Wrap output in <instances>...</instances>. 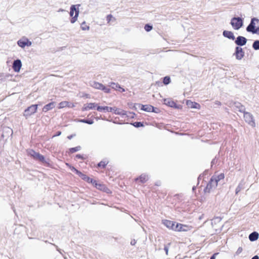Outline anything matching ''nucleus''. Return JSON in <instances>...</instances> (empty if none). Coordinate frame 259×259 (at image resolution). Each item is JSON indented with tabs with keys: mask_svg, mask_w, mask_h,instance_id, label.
<instances>
[{
	"mask_svg": "<svg viewBox=\"0 0 259 259\" xmlns=\"http://www.w3.org/2000/svg\"><path fill=\"white\" fill-rule=\"evenodd\" d=\"M225 178L224 174L213 176L205 188V192H209L211 190L214 189L221 181H223Z\"/></svg>",
	"mask_w": 259,
	"mask_h": 259,
	"instance_id": "nucleus-1",
	"label": "nucleus"
},
{
	"mask_svg": "<svg viewBox=\"0 0 259 259\" xmlns=\"http://www.w3.org/2000/svg\"><path fill=\"white\" fill-rule=\"evenodd\" d=\"M246 30L253 34L259 33V20L255 18H252L250 23L247 27Z\"/></svg>",
	"mask_w": 259,
	"mask_h": 259,
	"instance_id": "nucleus-2",
	"label": "nucleus"
},
{
	"mask_svg": "<svg viewBox=\"0 0 259 259\" xmlns=\"http://www.w3.org/2000/svg\"><path fill=\"white\" fill-rule=\"evenodd\" d=\"M80 6V5H72L70 7V16L72 17L70 22L72 24L74 23L77 20L79 13V8Z\"/></svg>",
	"mask_w": 259,
	"mask_h": 259,
	"instance_id": "nucleus-3",
	"label": "nucleus"
},
{
	"mask_svg": "<svg viewBox=\"0 0 259 259\" xmlns=\"http://www.w3.org/2000/svg\"><path fill=\"white\" fill-rule=\"evenodd\" d=\"M231 25L235 30H238L243 25V20L240 17H234L231 20Z\"/></svg>",
	"mask_w": 259,
	"mask_h": 259,
	"instance_id": "nucleus-4",
	"label": "nucleus"
},
{
	"mask_svg": "<svg viewBox=\"0 0 259 259\" xmlns=\"http://www.w3.org/2000/svg\"><path fill=\"white\" fill-rule=\"evenodd\" d=\"M38 105H32L28 107L27 109H26L23 113V116L25 117L26 118H28L31 115L34 114L37 110Z\"/></svg>",
	"mask_w": 259,
	"mask_h": 259,
	"instance_id": "nucleus-5",
	"label": "nucleus"
},
{
	"mask_svg": "<svg viewBox=\"0 0 259 259\" xmlns=\"http://www.w3.org/2000/svg\"><path fill=\"white\" fill-rule=\"evenodd\" d=\"M28 154L32 157L34 159L41 161L43 163H47L45 157L38 153L36 152L34 150L30 149L27 151Z\"/></svg>",
	"mask_w": 259,
	"mask_h": 259,
	"instance_id": "nucleus-6",
	"label": "nucleus"
},
{
	"mask_svg": "<svg viewBox=\"0 0 259 259\" xmlns=\"http://www.w3.org/2000/svg\"><path fill=\"white\" fill-rule=\"evenodd\" d=\"M17 45L20 48L24 49L25 47H30L32 45V42L26 37H22L17 41Z\"/></svg>",
	"mask_w": 259,
	"mask_h": 259,
	"instance_id": "nucleus-7",
	"label": "nucleus"
},
{
	"mask_svg": "<svg viewBox=\"0 0 259 259\" xmlns=\"http://www.w3.org/2000/svg\"><path fill=\"white\" fill-rule=\"evenodd\" d=\"M244 118L245 121L252 127L255 126V123L252 115L249 112H244Z\"/></svg>",
	"mask_w": 259,
	"mask_h": 259,
	"instance_id": "nucleus-8",
	"label": "nucleus"
},
{
	"mask_svg": "<svg viewBox=\"0 0 259 259\" xmlns=\"http://www.w3.org/2000/svg\"><path fill=\"white\" fill-rule=\"evenodd\" d=\"M193 227L190 226L183 225L182 224L177 223L176 224V229L175 231H183V232H187L190 231Z\"/></svg>",
	"mask_w": 259,
	"mask_h": 259,
	"instance_id": "nucleus-9",
	"label": "nucleus"
},
{
	"mask_svg": "<svg viewBox=\"0 0 259 259\" xmlns=\"http://www.w3.org/2000/svg\"><path fill=\"white\" fill-rule=\"evenodd\" d=\"M234 55L235 56L236 59L240 60L243 58L244 52L241 47H237L235 49V52Z\"/></svg>",
	"mask_w": 259,
	"mask_h": 259,
	"instance_id": "nucleus-10",
	"label": "nucleus"
},
{
	"mask_svg": "<svg viewBox=\"0 0 259 259\" xmlns=\"http://www.w3.org/2000/svg\"><path fill=\"white\" fill-rule=\"evenodd\" d=\"M163 103L165 105L170 107H173L176 109H179L181 108L180 105H177L172 99L169 98L164 99L163 100Z\"/></svg>",
	"mask_w": 259,
	"mask_h": 259,
	"instance_id": "nucleus-11",
	"label": "nucleus"
},
{
	"mask_svg": "<svg viewBox=\"0 0 259 259\" xmlns=\"http://www.w3.org/2000/svg\"><path fill=\"white\" fill-rule=\"evenodd\" d=\"M163 224L166 226L167 228L171 229L173 231H175L176 229V224L175 222H174L169 220H163Z\"/></svg>",
	"mask_w": 259,
	"mask_h": 259,
	"instance_id": "nucleus-12",
	"label": "nucleus"
},
{
	"mask_svg": "<svg viewBox=\"0 0 259 259\" xmlns=\"http://www.w3.org/2000/svg\"><path fill=\"white\" fill-rule=\"evenodd\" d=\"M98 104L96 103H86L83 105V107L82 108V110L87 111L89 110H92L94 109H97Z\"/></svg>",
	"mask_w": 259,
	"mask_h": 259,
	"instance_id": "nucleus-13",
	"label": "nucleus"
},
{
	"mask_svg": "<svg viewBox=\"0 0 259 259\" xmlns=\"http://www.w3.org/2000/svg\"><path fill=\"white\" fill-rule=\"evenodd\" d=\"M22 67V63L20 60L17 59L15 60L13 64V69L16 72H19Z\"/></svg>",
	"mask_w": 259,
	"mask_h": 259,
	"instance_id": "nucleus-14",
	"label": "nucleus"
},
{
	"mask_svg": "<svg viewBox=\"0 0 259 259\" xmlns=\"http://www.w3.org/2000/svg\"><path fill=\"white\" fill-rule=\"evenodd\" d=\"M95 187L96 188H97L98 189H99V190H102L103 191H105L107 193H109L110 192V190L105 187V186L102 184H100V183H97V182H96V181L94 180L92 183Z\"/></svg>",
	"mask_w": 259,
	"mask_h": 259,
	"instance_id": "nucleus-15",
	"label": "nucleus"
},
{
	"mask_svg": "<svg viewBox=\"0 0 259 259\" xmlns=\"http://www.w3.org/2000/svg\"><path fill=\"white\" fill-rule=\"evenodd\" d=\"M139 106L141 107V109L142 110L147 111V112H155L157 113V111H155V108L153 106L150 105H140L139 104Z\"/></svg>",
	"mask_w": 259,
	"mask_h": 259,
	"instance_id": "nucleus-16",
	"label": "nucleus"
},
{
	"mask_svg": "<svg viewBox=\"0 0 259 259\" xmlns=\"http://www.w3.org/2000/svg\"><path fill=\"white\" fill-rule=\"evenodd\" d=\"M247 39L245 37L241 36H239L237 37L235 40V44L238 46H242L246 44Z\"/></svg>",
	"mask_w": 259,
	"mask_h": 259,
	"instance_id": "nucleus-17",
	"label": "nucleus"
},
{
	"mask_svg": "<svg viewBox=\"0 0 259 259\" xmlns=\"http://www.w3.org/2000/svg\"><path fill=\"white\" fill-rule=\"evenodd\" d=\"M186 105L189 108H190L197 109H200V105L198 103L195 102H192L190 100H187L186 101Z\"/></svg>",
	"mask_w": 259,
	"mask_h": 259,
	"instance_id": "nucleus-18",
	"label": "nucleus"
},
{
	"mask_svg": "<svg viewBox=\"0 0 259 259\" xmlns=\"http://www.w3.org/2000/svg\"><path fill=\"white\" fill-rule=\"evenodd\" d=\"M97 111L99 112H112V107L109 106H102L98 104Z\"/></svg>",
	"mask_w": 259,
	"mask_h": 259,
	"instance_id": "nucleus-19",
	"label": "nucleus"
},
{
	"mask_svg": "<svg viewBox=\"0 0 259 259\" xmlns=\"http://www.w3.org/2000/svg\"><path fill=\"white\" fill-rule=\"evenodd\" d=\"M223 35L224 37L230 39L234 40L235 38L234 33L230 31L224 30L223 32Z\"/></svg>",
	"mask_w": 259,
	"mask_h": 259,
	"instance_id": "nucleus-20",
	"label": "nucleus"
},
{
	"mask_svg": "<svg viewBox=\"0 0 259 259\" xmlns=\"http://www.w3.org/2000/svg\"><path fill=\"white\" fill-rule=\"evenodd\" d=\"M113 109V112H114V114L116 115H126V112L121 109L117 108L116 107H112Z\"/></svg>",
	"mask_w": 259,
	"mask_h": 259,
	"instance_id": "nucleus-21",
	"label": "nucleus"
},
{
	"mask_svg": "<svg viewBox=\"0 0 259 259\" xmlns=\"http://www.w3.org/2000/svg\"><path fill=\"white\" fill-rule=\"evenodd\" d=\"M234 108L236 111L240 112H244L245 108L239 102H235L234 104Z\"/></svg>",
	"mask_w": 259,
	"mask_h": 259,
	"instance_id": "nucleus-22",
	"label": "nucleus"
},
{
	"mask_svg": "<svg viewBox=\"0 0 259 259\" xmlns=\"http://www.w3.org/2000/svg\"><path fill=\"white\" fill-rule=\"evenodd\" d=\"M55 103L54 102H51L42 108V111L44 112H47L48 111L52 109L55 107Z\"/></svg>",
	"mask_w": 259,
	"mask_h": 259,
	"instance_id": "nucleus-23",
	"label": "nucleus"
},
{
	"mask_svg": "<svg viewBox=\"0 0 259 259\" xmlns=\"http://www.w3.org/2000/svg\"><path fill=\"white\" fill-rule=\"evenodd\" d=\"M90 85L91 87H92L93 88H94L96 89L101 90H102V88H103V85H104L103 84L99 83L98 82H96V81H93V82H91Z\"/></svg>",
	"mask_w": 259,
	"mask_h": 259,
	"instance_id": "nucleus-24",
	"label": "nucleus"
},
{
	"mask_svg": "<svg viewBox=\"0 0 259 259\" xmlns=\"http://www.w3.org/2000/svg\"><path fill=\"white\" fill-rule=\"evenodd\" d=\"M148 176L146 174H142L139 178L135 179L136 181H139L141 183H144L148 180Z\"/></svg>",
	"mask_w": 259,
	"mask_h": 259,
	"instance_id": "nucleus-25",
	"label": "nucleus"
},
{
	"mask_svg": "<svg viewBox=\"0 0 259 259\" xmlns=\"http://www.w3.org/2000/svg\"><path fill=\"white\" fill-rule=\"evenodd\" d=\"M258 238V233L256 232H253L249 235V239L251 241L256 240Z\"/></svg>",
	"mask_w": 259,
	"mask_h": 259,
	"instance_id": "nucleus-26",
	"label": "nucleus"
},
{
	"mask_svg": "<svg viewBox=\"0 0 259 259\" xmlns=\"http://www.w3.org/2000/svg\"><path fill=\"white\" fill-rule=\"evenodd\" d=\"M69 105V102L68 101H64L62 102H61L59 104L58 108L59 109H62L65 107H68V106Z\"/></svg>",
	"mask_w": 259,
	"mask_h": 259,
	"instance_id": "nucleus-27",
	"label": "nucleus"
},
{
	"mask_svg": "<svg viewBox=\"0 0 259 259\" xmlns=\"http://www.w3.org/2000/svg\"><path fill=\"white\" fill-rule=\"evenodd\" d=\"M78 176L80 177L83 180L87 181L89 183H93V181H94L92 179L90 178L89 177H88L85 175H83L81 172V174L78 175Z\"/></svg>",
	"mask_w": 259,
	"mask_h": 259,
	"instance_id": "nucleus-28",
	"label": "nucleus"
},
{
	"mask_svg": "<svg viewBox=\"0 0 259 259\" xmlns=\"http://www.w3.org/2000/svg\"><path fill=\"white\" fill-rule=\"evenodd\" d=\"M110 86L115 90H118L119 89H121V87L119 85V84L114 82H111L110 84Z\"/></svg>",
	"mask_w": 259,
	"mask_h": 259,
	"instance_id": "nucleus-29",
	"label": "nucleus"
},
{
	"mask_svg": "<svg viewBox=\"0 0 259 259\" xmlns=\"http://www.w3.org/2000/svg\"><path fill=\"white\" fill-rule=\"evenodd\" d=\"M106 20L107 23L110 24L111 22H113L115 20V19L111 14L108 15L106 17Z\"/></svg>",
	"mask_w": 259,
	"mask_h": 259,
	"instance_id": "nucleus-30",
	"label": "nucleus"
},
{
	"mask_svg": "<svg viewBox=\"0 0 259 259\" xmlns=\"http://www.w3.org/2000/svg\"><path fill=\"white\" fill-rule=\"evenodd\" d=\"M252 48L255 50H259V40H255L254 41L252 45Z\"/></svg>",
	"mask_w": 259,
	"mask_h": 259,
	"instance_id": "nucleus-31",
	"label": "nucleus"
},
{
	"mask_svg": "<svg viewBox=\"0 0 259 259\" xmlns=\"http://www.w3.org/2000/svg\"><path fill=\"white\" fill-rule=\"evenodd\" d=\"M66 164L69 167L72 171L75 172L78 175L81 174V172L77 170L73 166L70 165L68 163H66Z\"/></svg>",
	"mask_w": 259,
	"mask_h": 259,
	"instance_id": "nucleus-32",
	"label": "nucleus"
},
{
	"mask_svg": "<svg viewBox=\"0 0 259 259\" xmlns=\"http://www.w3.org/2000/svg\"><path fill=\"white\" fill-rule=\"evenodd\" d=\"M79 121L89 124H92L94 123V121L93 120L80 119Z\"/></svg>",
	"mask_w": 259,
	"mask_h": 259,
	"instance_id": "nucleus-33",
	"label": "nucleus"
},
{
	"mask_svg": "<svg viewBox=\"0 0 259 259\" xmlns=\"http://www.w3.org/2000/svg\"><path fill=\"white\" fill-rule=\"evenodd\" d=\"M81 28L83 30H87L89 29L90 27L86 24L85 22H83L81 24Z\"/></svg>",
	"mask_w": 259,
	"mask_h": 259,
	"instance_id": "nucleus-34",
	"label": "nucleus"
},
{
	"mask_svg": "<svg viewBox=\"0 0 259 259\" xmlns=\"http://www.w3.org/2000/svg\"><path fill=\"white\" fill-rule=\"evenodd\" d=\"M170 82V78L168 76H165L163 78V82L164 84H168Z\"/></svg>",
	"mask_w": 259,
	"mask_h": 259,
	"instance_id": "nucleus-35",
	"label": "nucleus"
},
{
	"mask_svg": "<svg viewBox=\"0 0 259 259\" xmlns=\"http://www.w3.org/2000/svg\"><path fill=\"white\" fill-rule=\"evenodd\" d=\"M80 149H81L80 146H77L76 147L72 148L70 149V152L71 153H74V152H75L76 151L80 150Z\"/></svg>",
	"mask_w": 259,
	"mask_h": 259,
	"instance_id": "nucleus-36",
	"label": "nucleus"
},
{
	"mask_svg": "<svg viewBox=\"0 0 259 259\" xmlns=\"http://www.w3.org/2000/svg\"><path fill=\"white\" fill-rule=\"evenodd\" d=\"M107 163H108V162H107L106 161H101L100 163H99L98 166L99 167H102L104 168L107 164Z\"/></svg>",
	"mask_w": 259,
	"mask_h": 259,
	"instance_id": "nucleus-37",
	"label": "nucleus"
},
{
	"mask_svg": "<svg viewBox=\"0 0 259 259\" xmlns=\"http://www.w3.org/2000/svg\"><path fill=\"white\" fill-rule=\"evenodd\" d=\"M144 29L146 31L149 32L152 30V26L149 24H146L144 27Z\"/></svg>",
	"mask_w": 259,
	"mask_h": 259,
	"instance_id": "nucleus-38",
	"label": "nucleus"
},
{
	"mask_svg": "<svg viewBox=\"0 0 259 259\" xmlns=\"http://www.w3.org/2000/svg\"><path fill=\"white\" fill-rule=\"evenodd\" d=\"M133 125L137 127L142 126L143 125L140 122H136L133 123Z\"/></svg>",
	"mask_w": 259,
	"mask_h": 259,
	"instance_id": "nucleus-39",
	"label": "nucleus"
},
{
	"mask_svg": "<svg viewBox=\"0 0 259 259\" xmlns=\"http://www.w3.org/2000/svg\"><path fill=\"white\" fill-rule=\"evenodd\" d=\"M102 91H104L105 93H109L110 92V90L109 88H106L104 85H103V88H102Z\"/></svg>",
	"mask_w": 259,
	"mask_h": 259,
	"instance_id": "nucleus-40",
	"label": "nucleus"
},
{
	"mask_svg": "<svg viewBox=\"0 0 259 259\" xmlns=\"http://www.w3.org/2000/svg\"><path fill=\"white\" fill-rule=\"evenodd\" d=\"M243 249H242V248L241 247H239L237 251H236V255H239L240 253H241Z\"/></svg>",
	"mask_w": 259,
	"mask_h": 259,
	"instance_id": "nucleus-41",
	"label": "nucleus"
},
{
	"mask_svg": "<svg viewBox=\"0 0 259 259\" xmlns=\"http://www.w3.org/2000/svg\"><path fill=\"white\" fill-rule=\"evenodd\" d=\"M164 249L165 251V253L166 255H168V247L167 246H165L164 248Z\"/></svg>",
	"mask_w": 259,
	"mask_h": 259,
	"instance_id": "nucleus-42",
	"label": "nucleus"
},
{
	"mask_svg": "<svg viewBox=\"0 0 259 259\" xmlns=\"http://www.w3.org/2000/svg\"><path fill=\"white\" fill-rule=\"evenodd\" d=\"M75 106V104L73 103H71L69 102V105L68 106L69 108H73Z\"/></svg>",
	"mask_w": 259,
	"mask_h": 259,
	"instance_id": "nucleus-43",
	"label": "nucleus"
},
{
	"mask_svg": "<svg viewBox=\"0 0 259 259\" xmlns=\"http://www.w3.org/2000/svg\"><path fill=\"white\" fill-rule=\"evenodd\" d=\"M136 243V241L135 240H133L131 242V244L132 245H135Z\"/></svg>",
	"mask_w": 259,
	"mask_h": 259,
	"instance_id": "nucleus-44",
	"label": "nucleus"
},
{
	"mask_svg": "<svg viewBox=\"0 0 259 259\" xmlns=\"http://www.w3.org/2000/svg\"><path fill=\"white\" fill-rule=\"evenodd\" d=\"M76 157L77 158L82 159V156L80 155V154H77V155H76Z\"/></svg>",
	"mask_w": 259,
	"mask_h": 259,
	"instance_id": "nucleus-45",
	"label": "nucleus"
},
{
	"mask_svg": "<svg viewBox=\"0 0 259 259\" xmlns=\"http://www.w3.org/2000/svg\"><path fill=\"white\" fill-rule=\"evenodd\" d=\"M240 191V188L238 186L236 189V193L237 194Z\"/></svg>",
	"mask_w": 259,
	"mask_h": 259,
	"instance_id": "nucleus-46",
	"label": "nucleus"
},
{
	"mask_svg": "<svg viewBox=\"0 0 259 259\" xmlns=\"http://www.w3.org/2000/svg\"><path fill=\"white\" fill-rule=\"evenodd\" d=\"M218 254V253H214L211 257L210 259H215V256L216 255H217Z\"/></svg>",
	"mask_w": 259,
	"mask_h": 259,
	"instance_id": "nucleus-47",
	"label": "nucleus"
},
{
	"mask_svg": "<svg viewBox=\"0 0 259 259\" xmlns=\"http://www.w3.org/2000/svg\"><path fill=\"white\" fill-rule=\"evenodd\" d=\"M61 134V132H58L57 133V134L56 135L54 136L53 137L58 136H60Z\"/></svg>",
	"mask_w": 259,
	"mask_h": 259,
	"instance_id": "nucleus-48",
	"label": "nucleus"
},
{
	"mask_svg": "<svg viewBox=\"0 0 259 259\" xmlns=\"http://www.w3.org/2000/svg\"><path fill=\"white\" fill-rule=\"evenodd\" d=\"M251 259H259V257L257 255H255Z\"/></svg>",
	"mask_w": 259,
	"mask_h": 259,
	"instance_id": "nucleus-49",
	"label": "nucleus"
},
{
	"mask_svg": "<svg viewBox=\"0 0 259 259\" xmlns=\"http://www.w3.org/2000/svg\"><path fill=\"white\" fill-rule=\"evenodd\" d=\"M73 135H70V136H68L67 138H68V139L70 140V139H71L73 138Z\"/></svg>",
	"mask_w": 259,
	"mask_h": 259,
	"instance_id": "nucleus-50",
	"label": "nucleus"
},
{
	"mask_svg": "<svg viewBox=\"0 0 259 259\" xmlns=\"http://www.w3.org/2000/svg\"><path fill=\"white\" fill-rule=\"evenodd\" d=\"M64 10L62 9H60L58 10V12H64Z\"/></svg>",
	"mask_w": 259,
	"mask_h": 259,
	"instance_id": "nucleus-51",
	"label": "nucleus"
},
{
	"mask_svg": "<svg viewBox=\"0 0 259 259\" xmlns=\"http://www.w3.org/2000/svg\"><path fill=\"white\" fill-rule=\"evenodd\" d=\"M119 89L121 90V92H123L125 91V90L122 88H121V89Z\"/></svg>",
	"mask_w": 259,
	"mask_h": 259,
	"instance_id": "nucleus-52",
	"label": "nucleus"
},
{
	"mask_svg": "<svg viewBox=\"0 0 259 259\" xmlns=\"http://www.w3.org/2000/svg\"><path fill=\"white\" fill-rule=\"evenodd\" d=\"M216 104H218V105H220V102H217V103Z\"/></svg>",
	"mask_w": 259,
	"mask_h": 259,
	"instance_id": "nucleus-53",
	"label": "nucleus"
}]
</instances>
